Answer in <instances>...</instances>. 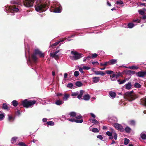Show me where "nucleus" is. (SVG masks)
<instances>
[{
    "label": "nucleus",
    "mask_w": 146,
    "mask_h": 146,
    "mask_svg": "<svg viewBox=\"0 0 146 146\" xmlns=\"http://www.w3.org/2000/svg\"><path fill=\"white\" fill-rule=\"evenodd\" d=\"M62 50V49L59 50H56L54 53H51L50 54V57L54 58L55 59L57 60L59 58V56L62 54L61 53H59L58 54H57Z\"/></svg>",
    "instance_id": "obj_10"
},
{
    "label": "nucleus",
    "mask_w": 146,
    "mask_h": 146,
    "mask_svg": "<svg viewBox=\"0 0 146 146\" xmlns=\"http://www.w3.org/2000/svg\"><path fill=\"white\" fill-rule=\"evenodd\" d=\"M139 13L141 15H144L145 13L142 10H139L138 11Z\"/></svg>",
    "instance_id": "obj_55"
},
{
    "label": "nucleus",
    "mask_w": 146,
    "mask_h": 146,
    "mask_svg": "<svg viewBox=\"0 0 146 146\" xmlns=\"http://www.w3.org/2000/svg\"><path fill=\"white\" fill-rule=\"evenodd\" d=\"M68 74L67 73H65L64 74V78H66L68 76Z\"/></svg>",
    "instance_id": "obj_64"
},
{
    "label": "nucleus",
    "mask_w": 146,
    "mask_h": 146,
    "mask_svg": "<svg viewBox=\"0 0 146 146\" xmlns=\"http://www.w3.org/2000/svg\"><path fill=\"white\" fill-rule=\"evenodd\" d=\"M16 113L17 115H19L20 114V111L19 110H18L16 112Z\"/></svg>",
    "instance_id": "obj_62"
},
{
    "label": "nucleus",
    "mask_w": 146,
    "mask_h": 146,
    "mask_svg": "<svg viewBox=\"0 0 146 146\" xmlns=\"http://www.w3.org/2000/svg\"><path fill=\"white\" fill-rule=\"evenodd\" d=\"M67 86L68 88H72L73 87V85L72 83H69L67 85Z\"/></svg>",
    "instance_id": "obj_53"
},
{
    "label": "nucleus",
    "mask_w": 146,
    "mask_h": 146,
    "mask_svg": "<svg viewBox=\"0 0 146 146\" xmlns=\"http://www.w3.org/2000/svg\"><path fill=\"white\" fill-rule=\"evenodd\" d=\"M98 56V54L96 53H94L92 54L91 57L92 58H94L97 57Z\"/></svg>",
    "instance_id": "obj_56"
},
{
    "label": "nucleus",
    "mask_w": 146,
    "mask_h": 146,
    "mask_svg": "<svg viewBox=\"0 0 146 146\" xmlns=\"http://www.w3.org/2000/svg\"><path fill=\"white\" fill-rule=\"evenodd\" d=\"M4 117L5 116L3 114H0V120H3Z\"/></svg>",
    "instance_id": "obj_54"
},
{
    "label": "nucleus",
    "mask_w": 146,
    "mask_h": 146,
    "mask_svg": "<svg viewBox=\"0 0 146 146\" xmlns=\"http://www.w3.org/2000/svg\"><path fill=\"white\" fill-rule=\"evenodd\" d=\"M125 86L126 89L127 90L130 89L131 87V82H128L125 85Z\"/></svg>",
    "instance_id": "obj_19"
},
{
    "label": "nucleus",
    "mask_w": 146,
    "mask_h": 146,
    "mask_svg": "<svg viewBox=\"0 0 146 146\" xmlns=\"http://www.w3.org/2000/svg\"><path fill=\"white\" fill-rule=\"evenodd\" d=\"M91 58V56H88L84 58L83 60V62H85L86 60H88L90 58Z\"/></svg>",
    "instance_id": "obj_40"
},
{
    "label": "nucleus",
    "mask_w": 146,
    "mask_h": 146,
    "mask_svg": "<svg viewBox=\"0 0 146 146\" xmlns=\"http://www.w3.org/2000/svg\"><path fill=\"white\" fill-rule=\"evenodd\" d=\"M114 127L117 130L121 131H123V129L122 125L118 123H114L113 124Z\"/></svg>",
    "instance_id": "obj_12"
},
{
    "label": "nucleus",
    "mask_w": 146,
    "mask_h": 146,
    "mask_svg": "<svg viewBox=\"0 0 146 146\" xmlns=\"http://www.w3.org/2000/svg\"><path fill=\"white\" fill-rule=\"evenodd\" d=\"M79 70L80 72L82 73H84V72L83 71V68H82L80 67H79Z\"/></svg>",
    "instance_id": "obj_58"
},
{
    "label": "nucleus",
    "mask_w": 146,
    "mask_h": 146,
    "mask_svg": "<svg viewBox=\"0 0 146 146\" xmlns=\"http://www.w3.org/2000/svg\"><path fill=\"white\" fill-rule=\"evenodd\" d=\"M34 0H23V5L27 7H33L34 3Z\"/></svg>",
    "instance_id": "obj_11"
},
{
    "label": "nucleus",
    "mask_w": 146,
    "mask_h": 146,
    "mask_svg": "<svg viewBox=\"0 0 146 146\" xmlns=\"http://www.w3.org/2000/svg\"><path fill=\"white\" fill-rule=\"evenodd\" d=\"M36 102V101L35 100L28 101L27 100L25 99L22 101V104L24 107L28 108L32 106Z\"/></svg>",
    "instance_id": "obj_4"
},
{
    "label": "nucleus",
    "mask_w": 146,
    "mask_h": 146,
    "mask_svg": "<svg viewBox=\"0 0 146 146\" xmlns=\"http://www.w3.org/2000/svg\"><path fill=\"white\" fill-rule=\"evenodd\" d=\"M117 60L116 59H113L110 60L109 61L110 65H112L117 63Z\"/></svg>",
    "instance_id": "obj_25"
},
{
    "label": "nucleus",
    "mask_w": 146,
    "mask_h": 146,
    "mask_svg": "<svg viewBox=\"0 0 146 146\" xmlns=\"http://www.w3.org/2000/svg\"><path fill=\"white\" fill-rule=\"evenodd\" d=\"M106 74H113L114 72L113 71L111 70H108L106 71Z\"/></svg>",
    "instance_id": "obj_44"
},
{
    "label": "nucleus",
    "mask_w": 146,
    "mask_h": 146,
    "mask_svg": "<svg viewBox=\"0 0 146 146\" xmlns=\"http://www.w3.org/2000/svg\"><path fill=\"white\" fill-rule=\"evenodd\" d=\"M127 98L130 101H132L137 98V96L134 93L132 92H127L126 94Z\"/></svg>",
    "instance_id": "obj_9"
},
{
    "label": "nucleus",
    "mask_w": 146,
    "mask_h": 146,
    "mask_svg": "<svg viewBox=\"0 0 146 146\" xmlns=\"http://www.w3.org/2000/svg\"><path fill=\"white\" fill-rule=\"evenodd\" d=\"M136 24H134L132 23H129L127 25V28H132L134 27L135 25H136Z\"/></svg>",
    "instance_id": "obj_22"
},
{
    "label": "nucleus",
    "mask_w": 146,
    "mask_h": 146,
    "mask_svg": "<svg viewBox=\"0 0 146 146\" xmlns=\"http://www.w3.org/2000/svg\"><path fill=\"white\" fill-rule=\"evenodd\" d=\"M36 54H38L40 57H43L44 56V53H42V52L39 50H35V54H33L32 56V60L34 62H36L37 60V58L36 56Z\"/></svg>",
    "instance_id": "obj_5"
},
{
    "label": "nucleus",
    "mask_w": 146,
    "mask_h": 146,
    "mask_svg": "<svg viewBox=\"0 0 146 146\" xmlns=\"http://www.w3.org/2000/svg\"><path fill=\"white\" fill-rule=\"evenodd\" d=\"M129 142V140L127 139V138H125L124 141V144L125 145H127Z\"/></svg>",
    "instance_id": "obj_42"
},
{
    "label": "nucleus",
    "mask_w": 146,
    "mask_h": 146,
    "mask_svg": "<svg viewBox=\"0 0 146 146\" xmlns=\"http://www.w3.org/2000/svg\"><path fill=\"white\" fill-rule=\"evenodd\" d=\"M125 132L127 133H130L131 132V129L128 126L126 127L125 129Z\"/></svg>",
    "instance_id": "obj_30"
},
{
    "label": "nucleus",
    "mask_w": 146,
    "mask_h": 146,
    "mask_svg": "<svg viewBox=\"0 0 146 146\" xmlns=\"http://www.w3.org/2000/svg\"><path fill=\"white\" fill-rule=\"evenodd\" d=\"M109 94L110 96L112 98H115L116 95V93L115 92L112 91H110Z\"/></svg>",
    "instance_id": "obj_21"
},
{
    "label": "nucleus",
    "mask_w": 146,
    "mask_h": 146,
    "mask_svg": "<svg viewBox=\"0 0 146 146\" xmlns=\"http://www.w3.org/2000/svg\"><path fill=\"white\" fill-rule=\"evenodd\" d=\"M27 60L28 64L29 65H31L32 67H33V66H32L33 65V64L31 60V57L30 56H29L28 59H27Z\"/></svg>",
    "instance_id": "obj_24"
},
{
    "label": "nucleus",
    "mask_w": 146,
    "mask_h": 146,
    "mask_svg": "<svg viewBox=\"0 0 146 146\" xmlns=\"http://www.w3.org/2000/svg\"><path fill=\"white\" fill-rule=\"evenodd\" d=\"M91 126L90 127L89 129L90 131H91L93 132L94 133H98L99 132V130L96 128H93L91 129Z\"/></svg>",
    "instance_id": "obj_23"
},
{
    "label": "nucleus",
    "mask_w": 146,
    "mask_h": 146,
    "mask_svg": "<svg viewBox=\"0 0 146 146\" xmlns=\"http://www.w3.org/2000/svg\"><path fill=\"white\" fill-rule=\"evenodd\" d=\"M90 98V96L88 94L85 95L84 96V98L83 99L86 101L89 100Z\"/></svg>",
    "instance_id": "obj_28"
},
{
    "label": "nucleus",
    "mask_w": 146,
    "mask_h": 146,
    "mask_svg": "<svg viewBox=\"0 0 146 146\" xmlns=\"http://www.w3.org/2000/svg\"><path fill=\"white\" fill-rule=\"evenodd\" d=\"M127 68L130 69H137L138 67L137 66H129Z\"/></svg>",
    "instance_id": "obj_41"
},
{
    "label": "nucleus",
    "mask_w": 146,
    "mask_h": 146,
    "mask_svg": "<svg viewBox=\"0 0 146 146\" xmlns=\"http://www.w3.org/2000/svg\"><path fill=\"white\" fill-rule=\"evenodd\" d=\"M49 4V1L47 0H36L35 10L40 12H43L47 9Z\"/></svg>",
    "instance_id": "obj_1"
},
{
    "label": "nucleus",
    "mask_w": 146,
    "mask_h": 146,
    "mask_svg": "<svg viewBox=\"0 0 146 146\" xmlns=\"http://www.w3.org/2000/svg\"><path fill=\"white\" fill-rule=\"evenodd\" d=\"M71 53L72 55L69 56V57L72 60H78L82 57V54L78 53L76 51H71Z\"/></svg>",
    "instance_id": "obj_3"
},
{
    "label": "nucleus",
    "mask_w": 146,
    "mask_h": 146,
    "mask_svg": "<svg viewBox=\"0 0 146 146\" xmlns=\"http://www.w3.org/2000/svg\"><path fill=\"white\" fill-rule=\"evenodd\" d=\"M111 132L108 131L106 133V134L109 137V139H112L113 138L116 140L117 138V134L113 129H111Z\"/></svg>",
    "instance_id": "obj_6"
},
{
    "label": "nucleus",
    "mask_w": 146,
    "mask_h": 146,
    "mask_svg": "<svg viewBox=\"0 0 146 146\" xmlns=\"http://www.w3.org/2000/svg\"><path fill=\"white\" fill-rule=\"evenodd\" d=\"M47 124L50 125H54V123L52 121H50L47 122Z\"/></svg>",
    "instance_id": "obj_47"
},
{
    "label": "nucleus",
    "mask_w": 146,
    "mask_h": 146,
    "mask_svg": "<svg viewBox=\"0 0 146 146\" xmlns=\"http://www.w3.org/2000/svg\"><path fill=\"white\" fill-rule=\"evenodd\" d=\"M20 7L19 5H14L12 6L7 5L5 7V10L7 13H10L11 15H13L15 13L18 12L20 10Z\"/></svg>",
    "instance_id": "obj_2"
},
{
    "label": "nucleus",
    "mask_w": 146,
    "mask_h": 146,
    "mask_svg": "<svg viewBox=\"0 0 146 146\" xmlns=\"http://www.w3.org/2000/svg\"><path fill=\"white\" fill-rule=\"evenodd\" d=\"M12 104L15 107H16L18 105V103L16 100H13L11 102Z\"/></svg>",
    "instance_id": "obj_35"
},
{
    "label": "nucleus",
    "mask_w": 146,
    "mask_h": 146,
    "mask_svg": "<svg viewBox=\"0 0 146 146\" xmlns=\"http://www.w3.org/2000/svg\"><path fill=\"white\" fill-rule=\"evenodd\" d=\"M76 85L78 87H80L82 86V83L80 81H78L76 82Z\"/></svg>",
    "instance_id": "obj_38"
},
{
    "label": "nucleus",
    "mask_w": 146,
    "mask_h": 146,
    "mask_svg": "<svg viewBox=\"0 0 146 146\" xmlns=\"http://www.w3.org/2000/svg\"><path fill=\"white\" fill-rule=\"evenodd\" d=\"M92 63L94 65L99 64V63L97 61L92 62Z\"/></svg>",
    "instance_id": "obj_60"
},
{
    "label": "nucleus",
    "mask_w": 146,
    "mask_h": 146,
    "mask_svg": "<svg viewBox=\"0 0 146 146\" xmlns=\"http://www.w3.org/2000/svg\"><path fill=\"white\" fill-rule=\"evenodd\" d=\"M100 78L98 77H94L92 78V82L94 83H96L99 82Z\"/></svg>",
    "instance_id": "obj_14"
},
{
    "label": "nucleus",
    "mask_w": 146,
    "mask_h": 146,
    "mask_svg": "<svg viewBox=\"0 0 146 146\" xmlns=\"http://www.w3.org/2000/svg\"><path fill=\"white\" fill-rule=\"evenodd\" d=\"M64 39H62V40H60V41L57 42H56L55 43H54V44H53L51 46H55L56 45H57L58 44L60 43L61 42H62L64 41Z\"/></svg>",
    "instance_id": "obj_31"
},
{
    "label": "nucleus",
    "mask_w": 146,
    "mask_h": 146,
    "mask_svg": "<svg viewBox=\"0 0 146 146\" xmlns=\"http://www.w3.org/2000/svg\"><path fill=\"white\" fill-rule=\"evenodd\" d=\"M64 103V102L62 100H58L56 101L55 104L57 105L60 106L62 104Z\"/></svg>",
    "instance_id": "obj_17"
},
{
    "label": "nucleus",
    "mask_w": 146,
    "mask_h": 146,
    "mask_svg": "<svg viewBox=\"0 0 146 146\" xmlns=\"http://www.w3.org/2000/svg\"><path fill=\"white\" fill-rule=\"evenodd\" d=\"M76 118L77 119H80L82 118V116L80 115H76Z\"/></svg>",
    "instance_id": "obj_61"
},
{
    "label": "nucleus",
    "mask_w": 146,
    "mask_h": 146,
    "mask_svg": "<svg viewBox=\"0 0 146 146\" xmlns=\"http://www.w3.org/2000/svg\"><path fill=\"white\" fill-rule=\"evenodd\" d=\"M104 66H106L108 65H110V63L109 62V61L108 62H104Z\"/></svg>",
    "instance_id": "obj_59"
},
{
    "label": "nucleus",
    "mask_w": 146,
    "mask_h": 146,
    "mask_svg": "<svg viewBox=\"0 0 146 146\" xmlns=\"http://www.w3.org/2000/svg\"><path fill=\"white\" fill-rule=\"evenodd\" d=\"M142 103L146 106V98H144L141 99Z\"/></svg>",
    "instance_id": "obj_45"
},
{
    "label": "nucleus",
    "mask_w": 146,
    "mask_h": 146,
    "mask_svg": "<svg viewBox=\"0 0 146 146\" xmlns=\"http://www.w3.org/2000/svg\"><path fill=\"white\" fill-rule=\"evenodd\" d=\"M11 4H19L20 2L18 1H11Z\"/></svg>",
    "instance_id": "obj_46"
},
{
    "label": "nucleus",
    "mask_w": 146,
    "mask_h": 146,
    "mask_svg": "<svg viewBox=\"0 0 146 146\" xmlns=\"http://www.w3.org/2000/svg\"><path fill=\"white\" fill-rule=\"evenodd\" d=\"M135 87L137 88H140L141 87V85L138 83H135L134 85Z\"/></svg>",
    "instance_id": "obj_39"
},
{
    "label": "nucleus",
    "mask_w": 146,
    "mask_h": 146,
    "mask_svg": "<svg viewBox=\"0 0 146 146\" xmlns=\"http://www.w3.org/2000/svg\"><path fill=\"white\" fill-rule=\"evenodd\" d=\"M52 8L53 10V12L55 13H60L61 12V6L60 4L57 2H55Z\"/></svg>",
    "instance_id": "obj_7"
},
{
    "label": "nucleus",
    "mask_w": 146,
    "mask_h": 146,
    "mask_svg": "<svg viewBox=\"0 0 146 146\" xmlns=\"http://www.w3.org/2000/svg\"><path fill=\"white\" fill-rule=\"evenodd\" d=\"M140 137L143 140L146 139V133L145 132H143L140 134Z\"/></svg>",
    "instance_id": "obj_18"
},
{
    "label": "nucleus",
    "mask_w": 146,
    "mask_h": 146,
    "mask_svg": "<svg viewBox=\"0 0 146 146\" xmlns=\"http://www.w3.org/2000/svg\"><path fill=\"white\" fill-rule=\"evenodd\" d=\"M97 138L100 139L101 140H102L103 139L102 136L101 135H97Z\"/></svg>",
    "instance_id": "obj_57"
},
{
    "label": "nucleus",
    "mask_w": 146,
    "mask_h": 146,
    "mask_svg": "<svg viewBox=\"0 0 146 146\" xmlns=\"http://www.w3.org/2000/svg\"><path fill=\"white\" fill-rule=\"evenodd\" d=\"M146 75V71H140L137 73V76L138 77H143Z\"/></svg>",
    "instance_id": "obj_13"
},
{
    "label": "nucleus",
    "mask_w": 146,
    "mask_h": 146,
    "mask_svg": "<svg viewBox=\"0 0 146 146\" xmlns=\"http://www.w3.org/2000/svg\"><path fill=\"white\" fill-rule=\"evenodd\" d=\"M69 115L70 117H74L76 116V113L74 112H71L69 113Z\"/></svg>",
    "instance_id": "obj_32"
},
{
    "label": "nucleus",
    "mask_w": 146,
    "mask_h": 146,
    "mask_svg": "<svg viewBox=\"0 0 146 146\" xmlns=\"http://www.w3.org/2000/svg\"><path fill=\"white\" fill-rule=\"evenodd\" d=\"M61 117L64 119H61V121H64L65 120L67 119L69 121L71 122H75L77 123H82L83 122V120L82 119H81L80 120L76 119H70L69 118H67V117L65 115H62Z\"/></svg>",
    "instance_id": "obj_8"
},
{
    "label": "nucleus",
    "mask_w": 146,
    "mask_h": 146,
    "mask_svg": "<svg viewBox=\"0 0 146 146\" xmlns=\"http://www.w3.org/2000/svg\"><path fill=\"white\" fill-rule=\"evenodd\" d=\"M117 119L115 117H113L110 119V121L112 123H113L115 122H117Z\"/></svg>",
    "instance_id": "obj_20"
},
{
    "label": "nucleus",
    "mask_w": 146,
    "mask_h": 146,
    "mask_svg": "<svg viewBox=\"0 0 146 146\" xmlns=\"http://www.w3.org/2000/svg\"><path fill=\"white\" fill-rule=\"evenodd\" d=\"M70 96V95L68 94H64V97L63 98V100L64 101H66L68 100Z\"/></svg>",
    "instance_id": "obj_29"
},
{
    "label": "nucleus",
    "mask_w": 146,
    "mask_h": 146,
    "mask_svg": "<svg viewBox=\"0 0 146 146\" xmlns=\"http://www.w3.org/2000/svg\"><path fill=\"white\" fill-rule=\"evenodd\" d=\"M128 123L129 125L132 126H134L135 124V121L133 120H130L128 121Z\"/></svg>",
    "instance_id": "obj_33"
},
{
    "label": "nucleus",
    "mask_w": 146,
    "mask_h": 146,
    "mask_svg": "<svg viewBox=\"0 0 146 146\" xmlns=\"http://www.w3.org/2000/svg\"><path fill=\"white\" fill-rule=\"evenodd\" d=\"M116 4L117 5H122L123 4V2L122 1H116Z\"/></svg>",
    "instance_id": "obj_52"
},
{
    "label": "nucleus",
    "mask_w": 146,
    "mask_h": 146,
    "mask_svg": "<svg viewBox=\"0 0 146 146\" xmlns=\"http://www.w3.org/2000/svg\"><path fill=\"white\" fill-rule=\"evenodd\" d=\"M90 121L91 122H92L94 124H99V123L98 121L97 120H96V119H93L90 120Z\"/></svg>",
    "instance_id": "obj_37"
},
{
    "label": "nucleus",
    "mask_w": 146,
    "mask_h": 146,
    "mask_svg": "<svg viewBox=\"0 0 146 146\" xmlns=\"http://www.w3.org/2000/svg\"><path fill=\"white\" fill-rule=\"evenodd\" d=\"M79 74V72L78 71H76L74 72V76L75 77H77Z\"/></svg>",
    "instance_id": "obj_49"
},
{
    "label": "nucleus",
    "mask_w": 146,
    "mask_h": 146,
    "mask_svg": "<svg viewBox=\"0 0 146 146\" xmlns=\"http://www.w3.org/2000/svg\"><path fill=\"white\" fill-rule=\"evenodd\" d=\"M84 90H81L80 91V93L78 94V95L77 96V98L79 99H80L81 98L82 95H83L84 93Z\"/></svg>",
    "instance_id": "obj_27"
},
{
    "label": "nucleus",
    "mask_w": 146,
    "mask_h": 146,
    "mask_svg": "<svg viewBox=\"0 0 146 146\" xmlns=\"http://www.w3.org/2000/svg\"><path fill=\"white\" fill-rule=\"evenodd\" d=\"M110 79L112 81L115 80L117 78L115 76V74L114 73L112 75L110 76Z\"/></svg>",
    "instance_id": "obj_26"
},
{
    "label": "nucleus",
    "mask_w": 146,
    "mask_h": 146,
    "mask_svg": "<svg viewBox=\"0 0 146 146\" xmlns=\"http://www.w3.org/2000/svg\"><path fill=\"white\" fill-rule=\"evenodd\" d=\"M94 72L95 74L96 75H101L102 76H104L106 74V73H104L102 71H94Z\"/></svg>",
    "instance_id": "obj_16"
},
{
    "label": "nucleus",
    "mask_w": 146,
    "mask_h": 146,
    "mask_svg": "<svg viewBox=\"0 0 146 146\" xmlns=\"http://www.w3.org/2000/svg\"><path fill=\"white\" fill-rule=\"evenodd\" d=\"M47 121V119L46 118H43L42 119V121L44 122H46Z\"/></svg>",
    "instance_id": "obj_63"
},
{
    "label": "nucleus",
    "mask_w": 146,
    "mask_h": 146,
    "mask_svg": "<svg viewBox=\"0 0 146 146\" xmlns=\"http://www.w3.org/2000/svg\"><path fill=\"white\" fill-rule=\"evenodd\" d=\"M78 94L79 92L78 91L76 92H72L71 94V96H78Z\"/></svg>",
    "instance_id": "obj_43"
},
{
    "label": "nucleus",
    "mask_w": 146,
    "mask_h": 146,
    "mask_svg": "<svg viewBox=\"0 0 146 146\" xmlns=\"http://www.w3.org/2000/svg\"><path fill=\"white\" fill-rule=\"evenodd\" d=\"M2 108L4 110H8V108L6 104L4 103L3 105Z\"/></svg>",
    "instance_id": "obj_36"
},
{
    "label": "nucleus",
    "mask_w": 146,
    "mask_h": 146,
    "mask_svg": "<svg viewBox=\"0 0 146 146\" xmlns=\"http://www.w3.org/2000/svg\"><path fill=\"white\" fill-rule=\"evenodd\" d=\"M17 139L18 137H13L11 141L12 143L13 144L16 142Z\"/></svg>",
    "instance_id": "obj_34"
},
{
    "label": "nucleus",
    "mask_w": 146,
    "mask_h": 146,
    "mask_svg": "<svg viewBox=\"0 0 146 146\" xmlns=\"http://www.w3.org/2000/svg\"><path fill=\"white\" fill-rule=\"evenodd\" d=\"M17 145L18 146H27L23 142H21L19 143Z\"/></svg>",
    "instance_id": "obj_48"
},
{
    "label": "nucleus",
    "mask_w": 146,
    "mask_h": 146,
    "mask_svg": "<svg viewBox=\"0 0 146 146\" xmlns=\"http://www.w3.org/2000/svg\"><path fill=\"white\" fill-rule=\"evenodd\" d=\"M8 119L10 121H11L12 120H13L14 119L13 117L11 115H8Z\"/></svg>",
    "instance_id": "obj_51"
},
{
    "label": "nucleus",
    "mask_w": 146,
    "mask_h": 146,
    "mask_svg": "<svg viewBox=\"0 0 146 146\" xmlns=\"http://www.w3.org/2000/svg\"><path fill=\"white\" fill-rule=\"evenodd\" d=\"M84 70H88L90 69V67H88L87 66H83L82 67Z\"/></svg>",
    "instance_id": "obj_50"
},
{
    "label": "nucleus",
    "mask_w": 146,
    "mask_h": 146,
    "mask_svg": "<svg viewBox=\"0 0 146 146\" xmlns=\"http://www.w3.org/2000/svg\"><path fill=\"white\" fill-rule=\"evenodd\" d=\"M129 80V78H125L122 81H121L120 80H117V81L119 82V84H121L125 83L126 82L128 81Z\"/></svg>",
    "instance_id": "obj_15"
}]
</instances>
